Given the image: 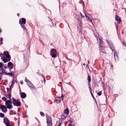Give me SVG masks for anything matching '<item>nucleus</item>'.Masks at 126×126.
Instances as JSON below:
<instances>
[{
    "mask_svg": "<svg viewBox=\"0 0 126 126\" xmlns=\"http://www.w3.org/2000/svg\"><path fill=\"white\" fill-rule=\"evenodd\" d=\"M46 118L47 123L52 122V120L51 116H48Z\"/></svg>",
    "mask_w": 126,
    "mask_h": 126,
    "instance_id": "9b49d317",
    "label": "nucleus"
},
{
    "mask_svg": "<svg viewBox=\"0 0 126 126\" xmlns=\"http://www.w3.org/2000/svg\"><path fill=\"white\" fill-rule=\"evenodd\" d=\"M47 126H51V122L47 123Z\"/></svg>",
    "mask_w": 126,
    "mask_h": 126,
    "instance_id": "473e14b6",
    "label": "nucleus"
},
{
    "mask_svg": "<svg viewBox=\"0 0 126 126\" xmlns=\"http://www.w3.org/2000/svg\"><path fill=\"white\" fill-rule=\"evenodd\" d=\"M2 62H0V68H1L3 67V64L2 63Z\"/></svg>",
    "mask_w": 126,
    "mask_h": 126,
    "instance_id": "72a5a7b5",
    "label": "nucleus"
},
{
    "mask_svg": "<svg viewBox=\"0 0 126 126\" xmlns=\"http://www.w3.org/2000/svg\"><path fill=\"white\" fill-rule=\"evenodd\" d=\"M11 90H10L9 94L6 95V96L7 98H8L10 100H12V99L11 98Z\"/></svg>",
    "mask_w": 126,
    "mask_h": 126,
    "instance_id": "ddd939ff",
    "label": "nucleus"
},
{
    "mask_svg": "<svg viewBox=\"0 0 126 126\" xmlns=\"http://www.w3.org/2000/svg\"><path fill=\"white\" fill-rule=\"evenodd\" d=\"M2 99L3 101H6V100H7L6 98L5 97H2Z\"/></svg>",
    "mask_w": 126,
    "mask_h": 126,
    "instance_id": "c756f323",
    "label": "nucleus"
},
{
    "mask_svg": "<svg viewBox=\"0 0 126 126\" xmlns=\"http://www.w3.org/2000/svg\"><path fill=\"white\" fill-rule=\"evenodd\" d=\"M69 113V110L68 108H66V109H65L64 111V113H66L67 114H68Z\"/></svg>",
    "mask_w": 126,
    "mask_h": 126,
    "instance_id": "a878e982",
    "label": "nucleus"
},
{
    "mask_svg": "<svg viewBox=\"0 0 126 126\" xmlns=\"http://www.w3.org/2000/svg\"><path fill=\"white\" fill-rule=\"evenodd\" d=\"M27 85L32 90L34 89L35 88V87L32 84V82L29 80H28L27 82Z\"/></svg>",
    "mask_w": 126,
    "mask_h": 126,
    "instance_id": "7ed1b4c3",
    "label": "nucleus"
},
{
    "mask_svg": "<svg viewBox=\"0 0 126 126\" xmlns=\"http://www.w3.org/2000/svg\"><path fill=\"white\" fill-rule=\"evenodd\" d=\"M90 93H91V94L92 96V97H93V98L95 100V102L96 103V100H95V98H94L93 95L92 93V92H90Z\"/></svg>",
    "mask_w": 126,
    "mask_h": 126,
    "instance_id": "2f4dec72",
    "label": "nucleus"
},
{
    "mask_svg": "<svg viewBox=\"0 0 126 126\" xmlns=\"http://www.w3.org/2000/svg\"><path fill=\"white\" fill-rule=\"evenodd\" d=\"M67 84H69L70 85H71V83L70 82H69V83H67Z\"/></svg>",
    "mask_w": 126,
    "mask_h": 126,
    "instance_id": "8fccbe9b",
    "label": "nucleus"
},
{
    "mask_svg": "<svg viewBox=\"0 0 126 126\" xmlns=\"http://www.w3.org/2000/svg\"><path fill=\"white\" fill-rule=\"evenodd\" d=\"M11 100H6V102L5 103V105H7L9 104H12V101Z\"/></svg>",
    "mask_w": 126,
    "mask_h": 126,
    "instance_id": "6ab92c4d",
    "label": "nucleus"
},
{
    "mask_svg": "<svg viewBox=\"0 0 126 126\" xmlns=\"http://www.w3.org/2000/svg\"><path fill=\"white\" fill-rule=\"evenodd\" d=\"M4 114L3 113H0V116L1 117H4Z\"/></svg>",
    "mask_w": 126,
    "mask_h": 126,
    "instance_id": "c85d7f7f",
    "label": "nucleus"
},
{
    "mask_svg": "<svg viewBox=\"0 0 126 126\" xmlns=\"http://www.w3.org/2000/svg\"><path fill=\"white\" fill-rule=\"evenodd\" d=\"M3 123L5 124L6 126H8L9 125L10 121L6 117L5 118L3 119Z\"/></svg>",
    "mask_w": 126,
    "mask_h": 126,
    "instance_id": "0eeeda50",
    "label": "nucleus"
},
{
    "mask_svg": "<svg viewBox=\"0 0 126 126\" xmlns=\"http://www.w3.org/2000/svg\"><path fill=\"white\" fill-rule=\"evenodd\" d=\"M3 65H4V67L6 69L7 68V67L6 65V64H3Z\"/></svg>",
    "mask_w": 126,
    "mask_h": 126,
    "instance_id": "ea45409f",
    "label": "nucleus"
},
{
    "mask_svg": "<svg viewBox=\"0 0 126 126\" xmlns=\"http://www.w3.org/2000/svg\"><path fill=\"white\" fill-rule=\"evenodd\" d=\"M5 81L6 82H7V80H5Z\"/></svg>",
    "mask_w": 126,
    "mask_h": 126,
    "instance_id": "052dcab7",
    "label": "nucleus"
},
{
    "mask_svg": "<svg viewBox=\"0 0 126 126\" xmlns=\"http://www.w3.org/2000/svg\"><path fill=\"white\" fill-rule=\"evenodd\" d=\"M87 79H88V82H90L91 81V77L89 75H88V76Z\"/></svg>",
    "mask_w": 126,
    "mask_h": 126,
    "instance_id": "bb28decb",
    "label": "nucleus"
},
{
    "mask_svg": "<svg viewBox=\"0 0 126 126\" xmlns=\"http://www.w3.org/2000/svg\"><path fill=\"white\" fill-rule=\"evenodd\" d=\"M20 96L21 98H25L26 96V94L23 92L20 93Z\"/></svg>",
    "mask_w": 126,
    "mask_h": 126,
    "instance_id": "4468645a",
    "label": "nucleus"
},
{
    "mask_svg": "<svg viewBox=\"0 0 126 126\" xmlns=\"http://www.w3.org/2000/svg\"><path fill=\"white\" fill-rule=\"evenodd\" d=\"M121 33L123 34L124 33V32L123 31H122L121 32Z\"/></svg>",
    "mask_w": 126,
    "mask_h": 126,
    "instance_id": "13d9d810",
    "label": "nucleus"
},
{
    "mask_svg": "<svg viewBox=\"0 0 126 126\" xmlns=\"http://www.w3.org/2000/svg\"><path fill=\"white\" fill-rule=\"evenodd\" d=\"M12 99L13 101V102L15 101H16V99H15V98L14 97H13Z\"/></svg>",
    "mask_w": 126,
    "mask_h": 126,
    "instance_id": "58836bf2",
    "label": "nucleus"
},
{
    "mask_svg": "<svg viewBox=\"0 0 126 126\" xmlns=\"http://www.w3.org/2000/svg\"><path fill=\"white\" fill-rule=\"evenodd\" d=\"M3 44V43L2 42H1V44Z\"/></svg>",
    "mask_w": 126,
    "mask_h": 126,
    "instance_id": "e2e57ef3",
    "label": "nucleus"
},
{
    "mask_svg": "<svg viewBox=\"0 0 126 126\" xmlns=\"http://www.w3.org/2000/svg\"><path fill=\"white\" fill-rule=\"evenodd\" d=\"M113 53L114 54V59L115 61H116V60H118V56L117 54V53L116 51H114L113 52Z\"/></svg>",
    "mask_w": 126,
    "mask_h": 126,
    "instance_id": "9d476101",
    "label": "nucleus"
},
{
    "mask_svg": "<svg viewBox=\"0 0 126 126\" xmlns=\"http://www.w3.org/2000/svg\"><path fill=\"white\" fill-rule=\"evenodd\" d=\"M43 78H44V83H45L46 82V79H45V78H44V77L43 76Z\"/></svg>",
    "mask_w": 126,
    "mask_h": 126,
    "instance_id": "37998d69",
    "label": "nucleus"
},
{
    "mask_svg": "<svg viewBox=\"0 0 126 126\" xmlns=\"http://www.w3.org/2000/svg\"><path fill=\"white\" fill-rule=\"evenodd\" d=\"M94 85H95V86H98V85L97 84V83H94Z\"/></svg>",
    "mask_w": 126,
    "mask_h": 126,
    "instance_id": "49530a36",
    "label": "nucleus"
},
{
    "mask_svg": "<svg viewBox=\"0 0 126 126\" xmlns=\"http://www.w3.org/2000/svg\"><path fill=\"white\" fill-rule=\"evenodd\" d=\"M115 25H116V30H117V26H116V24H115Z\"/></svg>",
    "mask_w": 126,
    "mask_h": 126,
    "instance_id": "6e6d98bb",
    "label": "nucleus"
},
{
    "mask_svg": "<svg viewBox=\"0 0 126 126\" xmlns=\"http://www.w3.org/2000/svg\"><path fill=\"white\" fill-rule=\"evenodd\" d=\"M1 59L4 63H6L8 61H10L8 60V59H7L6 58H5L4 57L3 58H2Z\"/></svg>",
    "mask_w": 126,
    "mask_h": 126,
    "instance_id": "dca6fc26",
    "label": "nucleus"
},
{
    "mask_svg": "<svg viewBox=\"0 0 126 126\" xmlns=\"http://www.w3.org/2000/svg\"><path fill=\"white\" fill-rule=\"evenodd\" d=\"M0 108L2 111L6 113L7 111L6 107L4 105H0Z\"/></svg>",
    "mask_w": 126,
    "mask_h": 126,
    "instance_id": "423d86ee",
    "label": "nucleus"
},
{
    "mask_svg": "<svg viewBox=\"0 0 126 126\" xmlns=\"http://www.w3.org/2000/svg\"><path fill=\"white\" fill-rule=\"evenodd\" d=\"M3 54L5 55L6 58L8 59V60L10 61L11 57L8 52L7 51H4L3 52Z\"/></svg>",
    "mask_w": 126,
    "mask_h": 126,
    "instance_id": "20e7f679",
    "label": "nucleus"
},
{
    "mask_svg": "<svg viewBox=\"0 0 126 126\" xmlns=\"http://www.w3.org/2000/svg\"><path fill=\"white\" fill-rule=\"evenodd\" d=\"M24 61L26 63H28L29 62V59L28 57H27V59L25 58V57L24 55Z\"/></svg>",
    "mask_w": 126,
    "mask_h": 126,
    "instance_id": "5701e85b",
    "label": "nucleus"
},
{
    "mask_svg": "<svg viewBox=\"0 0 126 126\" xmlns=\"http://www.w3.org/2000/svg\"><path fill=\"white\" fill-rule=\"evenodd\" d=\"M15 81L17 83V80H15Z\"/></svg>",
    "mask_w": 126,
    "mask_h": 126,
    "instance_id": "680f3d73",
    "label": "nucleus"
},
{
    "mask_svg": "<svg viewBox=\"0 0 126 126\" xmlns=\"http://www.w3.org/2000/svg\"><path fill=\"white\" fill-rule=\"evenodd\" d=\"M6 105L7 106L6 107L7 108L9 109H10L13 108V106L11 104H9Z\"/></svg>",
    "mask_w": 126,
    "mask_h": 126,
    "instance_id": "aec40b11",
    "label": "nucleus"
},
{
    "mask_svg": "<svg viewBox=\"0 0 126 126\" xmlns=\"http://www.w3.org/2000/svg\"><path fill=\"white\" fill-rule=\"evenodd\" d=\"M90 82H88V85H89V86H91V84H90Z\"/></svg>",
    "mask_w": 126,
    "mask_h": 126,
    "instance_id": "de8ad7c7",
    "label": "nucleus"
},
{
    "mask_svg": "<svg viewBox=\"0 0 126 126\" xmlns=\"http://www.w3.org/2000/svg\"><path fill=\"white\" fill-rule=\"evenodd\" d=\"M17 15L18 16H19V14H17Z\"/></svg>",
    "mask_w": 126,
    "mask_h": 126,
    "instance_id": "bf43d9fd",
    "label": "nucleus"
},
{
    "mask_svg": "<svg viewBox=\"0 0 126 126\" xmlns=\"http://www.w3.org/2000/svg\"><path fill=\"white\" fill-rule=\"evenodd\" d=\"M102 91H100L97 93V94L99 96H100L101 94Z\"/></svg>",
    "mask_w": 126,
    "mask_h": 126,
    "instance_id": "f704fd0d",
    "label": "nucleus"
},
{
    "mask_svg": "<svg viewBox=\"0 0 126 126\" xmlns=\"http://www.w3.org/2000/svg\"><path fill=\"white\" fill-rule=\"evenodd\" d=\"M80 14L81 16L82 17H84L83 16H82V14L81 13H80Z\"/></svg>",
    "mask_w": 126,
    "mask_h": 126,
    "instance_id": "09e8293b",
    "label": "nucleus"
},
{
    "mask_svg": "<svg viewBox=\"0 0 126 126\" xmlns=\"http://www.w3.org/2000/svg\"><path fill=\"white\" fill-rule=\"evenodd\" d=\"M14 78H13V80L12 81L11 85L10 86V90H11V87L14 84Z\"/></svg>",
    "mask_w": 126,
    "mask_h": 126,
    "instance_id": "cd10ccee",
    "label": "nucleus"
},
{
    "mask_svg": "<svg viewBox=\"0 0 126 126\" xmlns=\"http://www.w3.org/2000/svg\"><path fill=\"white\" fill-rule=\"evenodd\" d=\"M1 90H2L3 91V90H3V89L2 88V89H1Z\"/></svg>",
    "mask_w": 126,
    "mask_h": 126,
    "instance_id": "338daca9",
    "label": "nucleus"
},
{
    "mask_svg": "<svg viewBox=\"0 0 126 126\" xmlns=\"http://www.w3.org/2000/svg\"><path fill=\"white\" fill-rule=\"evenodd\" d=\"M0 40L1 42H2L3 40V38L2 37L1 38H0Z\"/></svg>",
    "mask_w": 126,
    "mask_h": 126,
    "instance_id": "a19ab883",
    "label": "nucleus"
},
{
    "mask_svg": "<svg viewBox=\"0 0 126 126\" xmlns=\"http://www.w3.org/2000/svg\"><path fill=\"white\" fill-rule=\"evenodd\" d=\"M16 114V112L15 111H14V112L13 113V114Z\"/></svg>",
    "mask_w": 126,
    "mask_h": 126,
    "instance_id": "5fc2aeb1",
    "label": "nucleus"
},
{
    "mask_svg": "<svg viewBox=\"0 0 126 126\" xmlns=\"http://www.w3.org/2000/svg\"><path fill=\"white\" fill-rule=\"evenodd\" d=\"M1 32V30L0 29V32Z\"/></svg>",
    "mask_w": 126,
    "mask_h": 126,
    "instance_id": "774afa93",
    "label": "nucleus"
},
{
    "mask_svg": "<svg viewBox=\"0 0 126 126\" xmlns=\"http://www.w3.org/2000/svg\"><path fill=\"white\" fill-rule=\"evenodd\" d=\"M63 97H59V100H56V103L58 104V103H60V102H61V100H63Z\"/></svg>",
    "mask_w": 126,
    "mask_h": 126,
    "instance_id": "412c9836",
    "label": "nucleus"
},
{
    "mask_svg": "<svg viewBox=\"0 0 126 126\" xmlns=\"http://www.w3.org/2000/svg\"><path fill=\"white\" fill-rule=\"evenodd\" d=\"M68 123H69V125L71 126V125L72 124V121L70 120H69L68 121Z\"/></svg>",
    "mask_w": 126,
    "mask_h": 126,
    "instance_id": "c9c22d12",
    "label": "nucleus"
},
{
    "mask_svg": "<svg viewBox=\"0 0 126 126\" xmlns=\"http://www.w3.org/2000/svg\"><path fill=\"white\" fill-rule=\"evenodd\" d=\"M115 20L119 23H120L121 21L120 17L116 15L115 16Z\"/></svg>",
    "mask_w": 126,
    "mask_h": 126,
    "instance_id": "f8f14e48",
    "label": "nucleus"
},
{
    "mask_svg": "<svg viewBox=\"0 0 126 126\" xmlns=\"http://www.w3.org/2000/svg\"><path fill=\"white\" fill-rule=\"evenodd\" d=\"M20 83H21V84H23V81H21L20 82Z\"/></svg>",
    "mask_w": 126,
    "mask_h": 126,
    "instance_id": "603ef678",
    "label": "nucleus"
},
{
    "mask_svg": "<svg viewBox=\"0 0 126 126\" xmlns=\"http://www.w3.org/2000/svg\"><path fill=\"white\" fill-rule=\"evenodd\" d=\"M61 125V123H60V121L59 122L58 126H60Z\"/></svg>",
    "mask_w": 126,
    "mask_h": 126,
    "instance_id": "c03bdc74",
    "label": "nucleus"
},
{
    "mask_svg": "<svg viewBox=\"0 0 126 126\" xmlns=\"http://www.w3.org/2000/svg\"><path fill=\"white\" fill-rule=\"evenodd\" d=\"M96 39L98 43L99 44V50L102 53L103 51H102V50H104V48L105 47L103 42L99 37H97L96 38Z\"/></svg>",
    "mask_w": 126,
    "mask_h": 126,
    "instance_id": "f257e3e1",
    "label": "nucleus"
},
{
    "mask_svg": "<svg viewBox=\"0 0 126 126\" xmlns=\"http://www.w3.org/2000/svg\"><path fill=\"white\" fill-rule=\"evenodd\" d=\"M19 23L21 25V27L24 30H25L26 29V27H25V26L23 25L24 24H22L21 23L20 20L19 21Z\"/></svg>",
    "mask_w": 126,
    "mask_h": 126,
    "instance_id": "f3484780",
    "label": "nucleus"
},
{
    "mask_svg": "<svg viewBox=\"0 0 126 126\" xmlns=\"http://www.w3.org/2000/svg\"><path fill=\"white\" fill-rule=\"evenodd\" d=\"M8 126H13L12 125H10V124L9 125H8Z\"/></svg>",
    "mask_w": 126,
    "mask_h": 126,
    "instance_id": "4d7b16f0",
    "label": "nucleus"
},
{
    "mask_svg": "<svg viewBox=\"0 0 126 126\" xmlns=\"http://www.w3.org/2000/svg\"><path fill=\"white\" fill-rule=\"evenodd\" d=\"M57 51L55 49L53 48L50 51V55L52 58H55L57 56Z\"/></svg>",
    "mask_w": 126,
    "mask_h": 126,
    "instance_id": "f03ea898",
    "label": "nucleus"
},
{
    "mask_svg": "<svg viewBox=\"0 0 126 126\" xmlns=\"http://www.w3.org/2000/svg\"><path fill=\"white\" fill-rule=\"evenodd\" d=\"M85 16L86 17L87 19L88 20V21L90 22H91L92 21L91 20L88 16H87V15L86 14H85Z\"/></svg>",
    "mask_w": 126,
    "mask_h": 126,
    "instance_id": "393cba45",
    "label": "nucleus"
},
{
    "mask_svg": "<svg viewBox=\"0 0 126 126\" xmlns=\"http://www.w3.org/2000/svg\"><path fill=\"white\" fill-rule=\"evenodd\" d=\"M17 114H18V115L19 116V115L20 114L19 113H17Z\"/></svg>",
    "mask_w": 126,
    "mask_h": 126,
    "instance_id": "69168bd1",
    "label": "nucleus"
},
{
    "mask_svg": "<svg viewBox=\"0 0 126 126\" xmlns=\"http://www.w3.org/2000/svg\"><path fill=\"white\" fill-rule=\"evenodd\" d=\"M6 75H8L9 76H10L11 77L13 76L14 75V74L13 73V72L11 73H6L5 74Z\"/></svg>",
    "mask_w": 126,
    "mask_h": 126,
    "instance_id": "a211bd4d",
    "label": "nucleus"
},
{
    "mask_svg": "<svg viewBox=\"0 0 126 126\" xmlns=\"http://www.w3.org/2000/svg\"><path fill=\"white\" fill-rule=\"evenodd\" d=\"M3 93H5V94H6V92L4 90H3Z\"/></svg>",
    "mask_w": 126,
    "mask_h": 126,
    "instance_id": "3c124183",
    "label": "nucleus"
},
{
    "mask_svg": "<svg viewBox=\"0 0 126 126\" xmlns=\"http://www.w3.org/2000/svg\"><path fill=\"white\" fill-rule=\"evenodd\" d=\"M107 42L108 45H110V48L111 50H112V51L113 52L114 51H115L114 50V49H115V48L114 47V46L112 44H110V43H111L110 42L108 41H107Z\"/></svg>",
    "mask_w": 126,
    "mask_h": 126,
    "instance_id": "6e6552de",
    "label": "nucleus"
},
{
    "mask_svg": "<svg viewBox=\"0 0 126 126\" xmlns=\"http://www.w3.org/2000/svg\"><path fill=\"white\" fill-rule=\"evenodd\" d=\"M67 116V114L65 113H63L62 115L61 116V118L63 119H64Z\"/></svg>",
    "mask_w": 126,
    "mask_h": 126,
    "instance_id": "2eb2a0df",
    "label": "nucleus"
},
{
    "mask_svg": "<svg viewBox=\"0 0 126 126\" xmlns=\"http://www.w3.org/2000/svg\"><path fill=\"white\" fill-rule=\"evenodd\" d=\"M21 22L22 23L25 24L26 23V19L24 18H21Z\"/></svg>",
    "mask_w": 126,
    "mask_h": 126,
    "instance_id": "4be33fe9",
    "label": "nucleus"
},
{
    "mask_svg": "<svg viewBox=\"0 0 126 126\" xmlns=\"http://www.w3.org/2000/svg\"><path fill=\"white\" fill-rule=\"evenodd\" d=\"M89 90H90V92H91V91H92V89H91V86H89Z\"/></svg>",
    "mask_w": 126,
    "mask_h": 126,
    "instance_id": "4c0bfd02",
    "label": "nucleus"
},
{
    "mask_svg": "<svg viewBox=\"0 0 126 126\" xmlns=\"http://www.w3.org/2000/svg\"><path fill=\"white\" fill-rule=\"evenodd\" d=\"M40 114L42 116H45L44 114L42 112L40 111Z\"/></svg>",
    "mask_w": 126,
    "mask_h": 126,
    "instance_id": "7c9ffc66",
    "label": "nucleus"
},
{
    "mask_svg": "<svg viewBox=\"0 0 126 126\" xmlns=\"http://www.w3.org/2000/svg\"><path fill=\"white\" fill-rule=\"evenodd\" d=\"M13 103L14 106H16L17 107L20 106H21V103L18 100H16V101L13 102Z\"/></svg>",
    "mask_w": 126,
    "mask_h": 126,
    "instance_id": "39448f33",
    "label": "nucleus"
},
{
    "mask_svg": "<svg viewBox=\"0 0 126 126\" xmlns=\"http://www.w3.org/2000/svg\"><path fill=\"white\" fill-rule=\"evenodd\" d=\"M81 0L82 1V2L83 3V4H84V2H83V1L82 0Z\"/></svg>",
    "mask_w": 126,
    "mask_h": 126,
    "instance_id": "0e129e2a",
    "label": "nucleus"
},
{
    "mask_svg": "<svg viewBox=\"0 0 126 126\" xmlns=\"http://www.w3.org/2000/svg\"><path fill=\"white\" fill-rule=\"evenodd\" d=\"M122 44H123L124 45L125 47H126V44L125 43L124 41H123V42Z\"/></svg>",
    "mask_w": 126,
    "mask_h": 126,
    "instance_id": "e433bc0d",
    "label": "nucleus"
},
{
    "mask_svg": "<svg viewBox=\"0 0 126 126\" xmlns=\"http://www.w3.org/2000/svg\"><path fill=\"white\" fill-rule=\"evenodd\" d=\"M3 54L2 53L0 54V56L1 57H2V56H3Z\"/></svg>",
    "mask_w": 126,
    "mask_h": 126,
    "instance_id": "a18cd8bd",
    "label": "nucleus"
},
{
    "mask_svg": "<svg viewBox=\"0 0 126 126\" xmlns=\"http://www.w3.org/2000/svg\"><path fill=\"white\" fill-rule=\"evenodd\" d=\"M8 67L9 68L10 71L11 72V69H13L14 67V65L11 62H9L8 64Z\"/></svg>",
    "mask_w": 126,
    "mask_h": 126,
    "instance_id": "1a4fd4ad",
    "label": "nucleus"
},
{
    "mask_svg": "<svg viewBox=\"0 0 126 126\" xmlns=\"http://www.w3.org/2000/svg\"><path fill=\"white\" fill-rule=\"evenodd\" d=\"M0 71L2 70V72H1V74L3 75L4 73H6V72L5 71H6L5 69V70L3 69H0Z\"/></svg>",
    "mask_w": 126,
    "mask_h": 126,
    "instance_id": "b1692460",
    "label": "nucleus"
},
{
    "mask_svg": "<svg viewBox=\"0 0 126 126\" xmlns=\"http://www.w3.org/2000/svg\"><path fill=\"white\" fill-rule=\"evenodd\" d=\"M2 78V75H0V81L1 80Z\"/></svg>",
    "mask_w": 126,
    "mask_h": 126,
    "instance_id": "79ce46f5",
    "label": "nucleus"
},
{
    "mask_svg": "<svg viewBox=\"0 0 126 126\" xmlns=\"http://www.w3.org/2000/svg\"><path fill=\"white\" fill-rule=\"evenodd\" d=\"M18 126H19V121L18 122Z\"/></svg>",
    "mask_w": 126,
    "mask_h": 126,
    "instance_id": "864d4df0",
    "label": "nucleus"
}]
</instances>
